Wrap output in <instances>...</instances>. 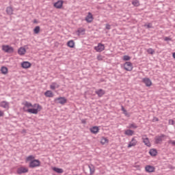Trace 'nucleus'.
Listing matches in <instances>:
<instances>
[{"label": "nucleus", "instance_id": "obj_5", "mask_svg": "<svg viewBox=\"0 0 175 175\" xmlns=\"http://www.w3.org/2000/svg\"><path fill=\"white\" fill-rule=\"evenodd\" d=\"M142 142L147 147H151V143H150V139L146 135L142 136Z\"/></svg>", "mask_w": 175, "mask_h": 175}, {"label": "nucleus", "instance_id": "obj_28", "mask_svg": "<svg viewBox=\"0 0 175 175\" xmlns=\"http://www.w3.org/2000/svg\"><path fill=\"white\" fill-rule=\"evenodd\" d=\"M6 12H7V14L12 16V14H13V8L12 7H8L6 8Z\"/></svg>", "mask_w": 175, "mask_h": 175}, {"label": "nucleus", "instance_id": "obj_23", "mask_svg": "<svg viewBox=\"0 0 175 175\" xmlns=\"http://www.w3.org/2000/svg\"><path fill=\"white\" fill-rule=\"evenodd\" d=\"M45 96H46L47 98H53L54 96V94H53V92H51V90H47L45 93H44Z\"/></svg>", "mask_w": 175, "mask_h": 175}, {"label": "nucleus", "instance_id": "obj_47", "mask_svg": "<svg viewBox=\"0 0 175 175\" xmlns=\"http://www.w3.org/2000/svg\"><path fill=\"white\" fill-rule=\"evenodd\" d=\"M155 121H159V119H158V118H156Z\"/></svg>", "mask_w": 175, "mask_h": 175}, {"label": "nucleus", "instance_id": "obj_43", "mask_svg": "<svg viewBox=\"0 0 175 175\" xmlns=\"http://www.w3.org/2000/svg\"><path fill=\"white\" fill-rule=\"evenodd\" d=\"M164 40L165 42H169V41L172 40V38H170V37H165Z\"/></svg>", "mask_w": 175, "mask_h": 175}, {"label": "nucleus", "instance_id": "obj_8", "mask_svg": "<svg viewBox=\"0 0 175 175\" xmlns=\"http://www.w3.org/2000/svg\"><path fill=\"white\" fill-rule=\"evenodd\" d=\"M142 83H145L146 87H151L152 85V82L150 78H144L142 79Z\"/></svg>", "mask_w": 175, "mask_h": 175}, {"label": "nucleus", "instance_id": "obj_40", "mask_svg": "<svg viewBox=\"0 0 175 175\" xmlns=\"http://www.w3.org/2000/svg\"><path fill=\"white\" fill-rule=\"evenodd\" d=\"M36 110H38V113H39V111H40V110H42V106H40V105L38 104L37 109H36Z\"/></svg>", "mask_w": 175, "mask_h": 175}, {"label": "nucleus", "instance_id": "obj_38", "mask_svg": "<svg viewBox=\"0 0 175 175\" xmlns=\"http://www.w3.org/2000/svg\"><path fill=\"white\" fill-rule=\"evenodd\" d=\"M27 161H31L32 159H35V157H33V155H29V157H27Z\"/></svg>", "mask_w": 175, "mask_h": 175}, {"label": "nucleus", "instance_id": "obj_19", "mask_svg": "<svg viewBox=\"0 0 175 175\" xmlns=\"http://www.w3.org/2000/svg\"><path fill=\"white\" fill-rule=\"evenodd\" d=\"M77 33L78 36H80V35H85V29L79 28L77 31Z\"/></svg>", "mask_w": 175, "mask_h": 175}, {"label": "nucleus", "instance_id": "obj_4", "mask_svg": "<svg viewBox=\"0 0 175 175\" xmlns=\"http://www.w3.org/2000/svg\"><path fill=\"white\" fill-rule=\"evenodd\" d=\"M124 68L125 70H127V72H131V71H132V69H133V66L130 62H126L124 64Z\"/></svg>", "mask_w": 175, "mask_h": 175}, {"label": "nucleus", "instance_id": "obj_22", "mask_svg": "<svg viewBox=\"0 0 175 175\" xmlns=\"http://www.w3.org/2000/svg\"><path fill=\"white\" fill-rule=\"evenodd\" d=\"M1 107H3V109H9V103L6 101H2L0 103Z\"/></svg>", "mask_w": 175, "mask_h": 175}, {"label": "nucleus", "instance_id": "obj_18", "mask_svg": "<svg viewBox=\"0 0 175 175\" xmlns=\"http://www.w3.org/2000/svg\"><path fill=\"white\" fill-rule=\"evenodd\" d=\"M23 105H24L25 109H26V107H27V109H29V107H35L36 106V104H35L34 105H32V103L28 101H25V103H23Z\"/></svg>", "mask_w": 175, "mask_h": 175}, {"label": "nucleus", "instance_id": "obj_15", "mask_svg": "<svg viewBox=\"0 0 175 175\" xmlns=\"http://www.w3.org/2000/svg\"><path fill=\"white\" fill-rule=\"evenodd\" d=\"M62 5H64V1L62 0H59L54 3V6L56 9H61V8H62Z\"/></svg>", "mask_w": 175, "mask_h": 175}, {"label": "nucleus", "instance_id": "obj_48", "mask_svg": "<svg viewBox=\"0 0 175 175\" xmlns=\"http://www.w3.org/2000/svg\"><path fill=\"white\" fill-rule=\"evenodd\" d=\"M173 57L175 59V53H173Z\"/></svg>", "mask_w": 175, "mask_h": 175}, {"label": "nucleus", "instance_id": "obj_49", "mask_svg": "<svg viewBox=\"0 0 175 175\" xmlns=\"http://www.w3.org/2000/svg\"><path fill=\"white\" fill-rule=\"evenodd\" d=\"M33 23H37V21L36 19L34 20Z\"/></svg>", "mask_w": 175, "mask_h": 175}, {"label": "nucleus", "instance_id": "obj_14", "mask_svg": "<svg viewBox=\"0 0 175 175\" xmlns=\"http://www.w3.org/2000/svg\"><path fill=\"white\" fill-rule=\"evenodd\" d=\"M55 100H57V103L60 105H65L66 103V98L65 97H59Z\"/></svg>", "mask_w": 175, "mask_h": 175}, {"label": "nucleus", "instance_id": "obj_11", "mask_svg": "<svg viewBox=\"0 0 175 175\" xmlns=\"http://www.w3.org/2000/svg\"><path fill=\"white\" fill-rule=\"evenodd\" d=\"M32 64H31L29 62H23L21 63V67L23 69H28L29 68H31Z\"/></svg>", "mask_w": 175, "mask_h": 175}, {"label": "nucleus", "instance_id": "obj_42", "mask_svg": "<svg viewBox=\"0 0 175 175\" xmlns=\"http://www.w3.org/2000/svg\"><path fill=\"white\" fill-rule=\"evenodd\" d=\"M145 27H147V28H152V24L148 23V25H145Z\"/></svg>", "mask_w": 175, "mask_h": 175}, {"label": "nucleus", "instance_id": "obj_17", "mask_svg": "<svg viewBox=\"0 0 175 175\" xmlns=\"http://www.w3.org/2000/svg\"><path fill=\"white\" fill-rule=\"evenodd\" d=\"M90 131L92 133L96 135V133H98V132H99V127L94 126L90 128Z\"/></svg>", "mask_w": 175, "mask_h": 175}, {"label": "nucleus", "instance_id": "obj_29", "mask_svg": "<svg viewBox=\"0 0 175 175\" xmlns=\"http://www.w3.org/2000/svg\"><path fill=\"white\" fill-rule=\"evenodd\" d=\"M67 46L68 47H70V49H73V47H75V41H73L72 40L68 41L67 43Z\"/></svg>", "mask_w": 175, "mask_h": 175}, {"label": "nucleus", "instance_id": "obj_44", "mask_svg": "<svg viewBox=\"0 0 175 175\" xmlns=\"http://www.w3.org/2000/svg\"><path fill=\"white\" fill-rule=\"evenodd\" d=\"M111 26L109 24L106 25V29H111Z\"/></svg>", "mask_w": 175, "mask_h": 175}, {"label": "nucleus", "instance_id": "obj_10", "mask_svg": "<svg viewBox=\"0 0 175 175\" xmlns=\"http://www.w3.org/2000/svg\"><path fill=\"white\" fill-rule=\"evenodd\" d=\"M23 110L27 113H30V114H38V109L35 108L26 109L25 107H23Z\"/></svg>", "mask_w": 175, "mask_h": 175}, {"label": "nucleus", "instance_id": "obj_12", "mask_svg": "<svg viewBox=\"0 0 175 175\" xmlns=\"http://www.w3.org/2000/svg\"><path fill=\"white\" fill-rule=\"evenodd\" d=\"M95 94H96L99 98H102V96L106 94V92H105V90L103 89H99L96 90Z\"/></svg>", "mask_w": 175, "mask_h": 175}, {"label": "nucleus", "instance_id": "obj_2", "mask_svg": "<svg viewBox=\"0 0 175 175\" xmlns=\"http://www.w3.org/2000/svg\"><path fill=\"white\" fill-rule=\"evenodd\" d=\"M163 137H166V135L165 134H161L159 136H156L154 138L155 144H161L162 142H163Z\"/></svg>", "mask_w": 175, "mask_h": 175}, {"label": "nucleus", "instance_id": "obj_30", "mask_svg": "<svg viewBox=\"0 0 175 175\" xmlns=\"http://www.w3.org/2000/svg\"><path fill=\"white\" fill-rule=\"evenodd\" d=\"M101 144L104 145L106 144V143H109V139L105 137H103L101 138V141H100Z\"/></svg>", "mask_w": 175, "mask_h": 175}, {"label": "nucleus", "instance_id": "obj_9", "mask_svg": "<svg viewBox=\"0 0 175 175\" xmlns=\"http://www.w3.org/2000/svg\"><path fill=\"white\" fill-rule=\"evenodd\" d=\"M145 170L147 173H154V172H155V167L152 165H146L145 167Z\"/></svg>", "mask_w": 175, "mask_h": 175}, {"label": "nucleus", "instance_id": "obj_31", "mask_svg": "<svg viewBox=\"0 0 175 175\" xmlns=\"http://www.w3.org/2000/svg\"><path fill=\"white\" fill-rule=\"evenodd\" d=\"M1 72L3 75H7L8 73V68H6L5 66H3L1 68Z\"/></svg>", "mask_w": 175, "mask_h": 175}, {"label": "nucleus", "instance_id": "obj_24", "mask_svg": "<svg viewBox=\"0 0 175 175\" xmlns=\"http://www.w3.org/2000/svg\"><path fill=\"white\" fill-rule=\"evenodd\" d=\"M134 133H135V131L130 129H127L124 132V135H126V136H133Z\"/></svg>", "mask_w": 175, "mask_h": 175}, {"label": "nucleus", "instance_id": "obj_46", "mask_svg": "<svg viewBox=\"0 0 175 175\" xmlns=\"http://www.w3.org/2000/svg\"><path fill=\"white\" fill-rule=\"evenodd\" d=\"M98 61H100V59H102L100 57H99V56L97 57Z\"/></svg>", "mask_w": 175, "mask_h": 175}, {"label": "nucleus", "instance_id": "obj_39", "mask_svg": "<svg viewBox=\"0 0 175 175\" xmlns=\"http://www.w3.org/2000/svg\"><path fill=\"white\" fill-rule=\"evenodd\" d=\"M168 144H172V146H173L174 147H175V141H174V140H169V141H168Z\"/></svg>", "mask_w": 175, "mask_h": 175}, {"label": "nucleus", "instance_id": "obj_33", "mask_svg": "<svg viewBox=\"0 0 175 175\" xmlns=\"http://www.w3.org/2000/svg\"><path fill=\"white\" fill-rule=\"evenodd\" d=\"M121 110L122 111H123V113L124 114V116H126V117H129V113H128V111H126V109L124 108V106H122Z\"/></svg>", "mask_w": 175, "mask_h": 175}, {"label": "nucleus", "instance_id": "obj_25", "mask_svg": "<svg viewBox=\"0 0 175 175\" xmlns=\"http://www.w3.org/2000/svg\"><path fill=\"white\" fill-rule=\"evenodd\" d=\"M88 168L90 169V175H92L94 173H95V166H94V165H88Z\"/></svg>", "mask_w": 175, "mask_h": 175}, {"label": "nucleus", "instance_id": "obj_34", "mask_svg": "<svg viewBox=\"0 0 175 175\" xmlns=\"http://www.w3.org/2000/svg\"><path fill=\"white\" fill-rule=\"evenodd\" d=\"M129 128H130L131 129H137V125H136V124H135V123L130 124L129 126Z\"/></svg>", "mask_w": 175, "mask_h": 175}, {"label": "nucleus", "instance_id": "obj_1", "mask_svg": "<svg viewBox=\"0 0 175 175\" xmlns=\"http://www.w3.org/2000/svg\"><path fill=\"white\" fill-rule=\"evenodd\" d=\"M40 166V161L38 159H34L30 161L29 167H31V169H34V167H39Z\"/></svg>", "mask_w": 175, "mask_h": 175}, {"label": "nucleus", "instance_id": "obj_20", "mask_svg": "<svg viewBox=\"0 0 175 175\" xmlns=\"http://www.w3.org/2000/svg\"><path fill=\"white\" fill-rule=\"evenodd\" d=\"M25 53H27V50H25L24 47H21L18 50V54H19V55H24Z\"/></svg>", "mask_w": 175, "mask_h": 175}, {"label": "nucleus", "instance_id": "obj_21", "mask_svg": "<svg viewBox=\"0 0 175 175\" xmlns=\"http://www.w3.org/2000/svg\"><path fill=\"white\" fill-rule=\"evenodd\" d=\"M149 154L150 155H151V157H157V154H158V151H157V149H150L149 151Z\"/></svg>", "mask_w": 175, "mask_h": 175}, {"label": "nucleus", "instance_id": "obj_13", "mask_svg": "<svg viewBox=\"0 0 175 175\" xmlns=\"http://www.w3.org/2000/svg\"><path fill=\"white\" fill-rule=\"evenodd\" d=\"M87 23H92V20H94V16H92V14L91 12H88V16H86L85 18Z\"/></svg>", "mask_w": 175, "mask_h": 175}, {"label": "nucleus", "instance_id": "obj_37", "mask_svg": "<svg viewBox=\"0 0 175 175\" xmlns=\"http://www.w3.org/2000/svg\"><path fill=\"white\" fill-rule=\"evenodd\" d=\"M131 59V57H129V55H124L123 56V60L124 61H129Z\"/></svg>", "mask_w": 175, "mask_h": 175}, {"label": "nucleus", "instance_id": "obj_41", "mask_svg": "<svg viewBox=\"0 0 175 175\" xmlns=\"http://www.w3.org/2000/svg\"><path fill=\"white\" fill-rule=\"evenodd\" d=\"M168 124H169V125H174V124H175L174 120L170 119Z\"/></svg>", "mask_w": 175, "mask_h": 175}, {"label": "nucleus", "instance_id": "obj_16", "mask_svg": "<svg viewBox=\"0 0 175 175\" xmlns=\"http://www.w3.org/2000/svg\"><path fill=\"white\" fill-rule=\"evenodd\" d=\"M136 144H137V141L135 138H133L128 145V148H131V147H135Z\"/></svg>", "mask_w": 175, "mask_h": 175}, {"label": "nucleus", "instance_id": "obj_32", "mask_svg": "<svg viewBox=\"0 0 175 175\" xmlns=\"http://www.w3.org/2000/svg\"><path fill=\"white\" fill-rule=\"evenodd\" d=\"M40 32V27L36 26L33 29V33L38 34Z\"/></svg>", "mask_w": 175, "mask_h": 175}, {"label": "nucleus", "instance_id": "obj_36", "mask_svg": "<svg viewBox=\"0 0 175 175\" xmlns=\"http://www.w3.org/2000/svg\"><path fill=\"white\" fill-rule=\"evenodd\" d=\"M147 53L148 54H151L152 55V54H154L155 51H154V49L149 48L147 49Z\"/></svg>", "mask_w": 175, "mask_h": 175}, {"label": "nucleus", "instance_id": "obj_6", "mask_svg": "<svg viewBox=\"0 0 175 175\" xmlns=\"http://www.w3.org/2000/svg\"><path fill=\"white\" fill-rule=\"evenodd\" d=\"M94 50L98 53H102L105 50V44L102 43H98L97 46H94Z\"/></svg>", "mask_w": 175, "mask_h": 175}, {"label": "nucleus", "instance_id": "obj_26", "mask_svg": "<svg viewBox=\"0 0 175 175\" xmlns=\"http://www.w3.org/2000/svg\"><path fill=\"white\" fill-rule=\"evenodd\" d=\"M50 88L51 90H55V88H59V85H58V83L53 82L50 85Z\"/></svg>", "mask_w": 175, "mask_h": 175}, {"label": "nucleus", "instance_id": "obj_45", "mask_svg": "<svg viewBox=\"0 0 175 175\" xmlns=\"http://www.w3.org/2000/svg\"><path fill=\"white\" fill-rule=\"evenodd\" d=\"M3 116V112L2 111H0V117H2Z\"/></svg>", "mask_w": 175, "mask_h": 175}, {"label": "nucleus", "instance_id": "obj_35", "mask_svg": "<svg viewBox=\"0 0 175 175\" xmlns=\"http://www.w3.org/2000/svg\"><path fill=\"white\" fill-rule=\"evenodd\" d=\"M132 5H133V6H139L140 3L138 0H133L132 1Z\"/></svg>", "mask_w": 175, "mask_h": 175}, {"label": "nucleus", "instance_id": "obj_27", "mask_svg": "<svg viewBox=\"0 0 175 175\" xmlns=\"http://www.w3.org/2000/svg\"><path fill=\"white\" fill-rule=\"evenodd\" d=\"M53 170L56 173L62 174L64 172V170L62 168L53 167Z\"/></svg>", "mask_w": 175, "mask_h": 175}, {"label": "nucleus", "instance_id": "obj_3", "mask_svg": "<svg viewBox=\"0 0 175 175\" xmlns=\"http://www.w3.org/2000/svg\"><path fill=\"white\" fill-rule=\"evenodd\" d=\"M2 50L3 51H5V53H13L14 51V49L13 47L9 46V45H3L2 46Z\"/></svg>", "mask_w": 175, "mask_h": 175}, {"label": "nucleus", "instance_id": "obj_7", "mask_svg": "<svg viewBox=\"0 0 175 175\" xmlns=\"http://www.w3.org/2000/svg\"><path fill=\"white\" fill-rule=\"evenodd\" d=\"M17 174H23L24 173H28V168L25 167H20L17 169L16 170Z\"/></svg>", "mask_w": 175, "mask_h": 175}]
</instances>
